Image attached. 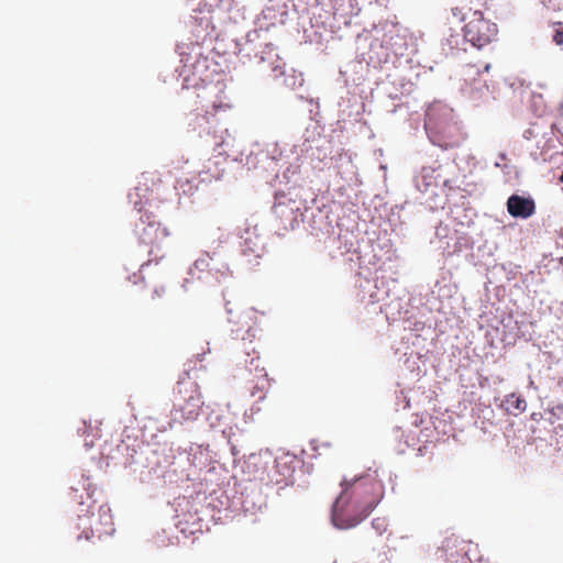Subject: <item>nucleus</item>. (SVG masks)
<instances>
[{"label":"nucleus","mask_w":563,"mask_h":563,"mask_svg":"<svg viewBox=\"0 0 563 563\" xmlns=\"http://www.w3.org/2000/svg\"><path fill=\"white\" fill-rule=\"evenodd\" d=\"M424 129L432 144L452 148L463 141V133L452 108L440 101L431 103L426 111Z\"/></svg>","instance_id":"f257e3e1"},{"label":"nucleus","mask_w":563,"mask_h":563,"mask_svg":"<svg viewBox=\"0 0 563 563\" xmlns=\"http://www.w3.org/2000/svg\"><path fill=\"white\" fill-rule=\"evenodd\" d=\"M400 41L394 25L388 26V30L375 27L357 37L360 57L368 65L377 66L386 63L391 54H402Z\"/></svg>","instance_id":"f03ea898"},{"label":"nucleus","mask_w":563,"mask_h":563,"mask_svg":"<svg viewBox=\"0 0 563 563\" xmlns=\"http://www.w3.org/2000/svg\"><path fill=\"white\" fill-rule=\"evenodd\" d=\"M147 191V187L137 186L129 194L130 202L134 205V208L140 213H142L135 224V234L141 243L159 249L169 233L166 228H161L159 222L156 221L152 213L144 209L148 201ZM153 252L154 250L151 249L150 254Z\"/></svg>","instance_id":"7ed1b4c3"},{"label":"nucleus","mask_w":563,"mask_h":563,"mask_svg":"<svg viewBox=\"0 0 563 563\" xmlns=\"http://www.w3.org/2000/svg\"><path fill=\"white\" fill-rule=\"evenodd\" d=\"M260 31L252 30L247 32L245 36L235 40L234 53L240 55L243 62L251 60L254 55V57L258 58L257 64L261 66L262 71L271 70L274 77L283 75L285 64L271 44H266L264 48L258 52L255 42L260 40Z\"/></svg>","instance_id":"20e7f679"},{"label":"nucleus","mask_w":563,"mask_h":563,"mask_svg":"<svg viewBox=\"0 0 563 563\" xmlns=\"http://www.w3.org/2000/svg\"><path fill=\"white\" fill-rule=\"evenodd\" d=\"M342 492L347 490L349 499L367 510H373L383 497L384 486L378 479L377 472L367 473L365 475L354 477L352 479L344 478L341 482Z\"/></svg>","instance_id":"39448f33"},{"label":"nucleus","mask_w":563,"mask_h":563,"mask_svg":"<svg viewBox=\"0 0 563 563\" xmlns=\"http://www.w3.org/2000/svg\"><path fill=\"white\" fill-rule=\"evenodd\" d=\"M188 278L184 280L183 288L189 290L190 279H198L207 286H216L229 277V267L220 258V254L212 256L208 253L195 261L188 271Z\"/></svg>","instance_id":"423d86ee"},{"label":"nucleus","mask_w":563,"mask_h":563,"mask_svg":"<svg viewBox=\"0 0 563 563\" xmlns=\"http://www.w3.org/2000/svg\"><path fill=\"white\" fill-rule=\"evenodd\" d=\"M180 397L170 411V427L191 422L200 415L202 399L198 386L192 382L181 383L179 388Z\"/></svg>","instance_id":"0eeeda50"},{"label":"nucleus","mask_w":563,"mask_h":563,"mask_svg":"<svg viewBox=\"0 0 563 563\" xmlns=\"http://www.w3.org/2000/svg\"><path fill=\"white\" fill-rule=\"evenodd\" d=\"M307 211L306 200L301 199L296 190L276 192L273 212L280 219L285 229L298 227Z\"/></svg>","instance_id":"6e6552de"},{"label":"nucleus","mask_w":563,"mask_h":563,"mask_svg":"<svg viewBox=\"0 0 563 563\" xmlns=\"http://www.w3.org/2000/svg\"><path fill=\"white\" fill-rule=\"evenodd\" d=\"M372 510L349 499L347 490L340 494L334 500L331 511V520L338 529H349L358 525Z\"/></svg>","instance_id":"1a4fd4ad"},{"label":"nucleus","mask_w":563,"mask_h":563,"mask_svg":"<svg viewBox=\"0 0 563 563\" xmlns=\"http://www.w3.org/2000/svg\"><path fill=\"white\" fill-rule=\"evenodd\" d=\"M498 33L497 25L483 18L479 11L472 14V19L464 26V37L475 47L489 44Z\"/></svg>","instance_id":"9d476101"},{"label":"nucleus","mask_w":563,"mask_h":563,"mask_svg":"<svg viewBox=\"0 0 563 563\" xmlns=\"http://www.w3.org/2000/svg\"><path fill=\"white\" fill-rule=\"evenodd\" d=\"M79 527L84 529L85 538L91 539L93 536H111L114 532L111 509L108 505H101L98 515L92 514L91 518L86 515H78Z\"/></svg>","instance_id":"9b49d317"},{"label":"nucleus","mask_w":563,"mask_h":563,"mask_svg":"<svg viewBox=\"0 0 563 563\" xmlns=\"http://www.w3.org/2000/svg\"><path fill=\"white\" fill-rule=\"evenodd\" d=\"M416 188L423 194L431 196L445 195V189L451 188L450 180L443 175L442 166L422 167L415 177Z\"/></svg>","instance_id":"f8f14e48"},{"label":"nucleus","mask_w":563,"mask_h":563,"mask_svg":"<svg viewBox=\"0 0 563 563\" xmlns=\"http://www.w3.org/2000/svg\"><path fill=\"white\" fill-rule=\"evenodd\" d=\"M292 8L301 15H307L312 24H325L330 20V10L325 0H290Z\"/></svg>","instance_id":"ddd939ff"},{"label":"nucleus","mask_w":563,"mask_h":563,"mask_svg":"<svg viewBox=\"0 0 563 563\" xmlns=\"http://www.w3.org/2000/svg\"><path fill=\"white\" fill-rule=\"evenodd\" d=\"M288 16V0H268L262 11L260 21L262 27L284 24Z\"/></svg>","instance_id":"4468645a"},{"label":"nucleus","mask_w":563,"mask_h":563,"mask_svg":"<svg viewBox=\"0 0 563 563\" xmlns=\"http://www.w3.org/2000/svg\"><path fill=\"white\" fill-rule=\"evenodd\" d=\"M232 417L228 409H211L207 416V421L211 430L219 431L225 439H232L235 434V428L231 424Z\"/></svg>","instance_id":"2eb2a0df"},{"label":"nucleus","mask_w":563,"mask_h":563,"mask_svg":"<svg viewBox=\"0 0 563 563\" xmlns=\"http://www.w3.org/2000/svg\"><path fill=\"white\" fill-rule=\"evenodd\" d=\"M276 462L269 451H261L249 455L245 466L247 472L253 475L255 479L264 481L268 475L271 464Z\"/></svg>","instance_id":"dca6fc26"},{"label":"nucleus","mask_w":563,"mask_h":563,"mask_svg":"<svg viewBox=\"0 0 563 563\" xmlns=\"http://www.w3.org/2000/svg\"><path fill=\"white\" fill-rule=\"evenodd\" d=\"M330 2L331 4H328L330 18L342 20L345 25H349L351 19L357 15L361 10L357 0H331Z\"/></svg>","instance_id":"f3484780"},{"label":"nucleus","mask_w":563,"mask_h":563,"mask_svg":"<svg viewBox=\"0 0 563 563\" xmlns=\"http://www.w3.org/2000/svg\"><path fill=\"white\" fill-rule=\"evenodd\" d=\"M241 252L245 257L258 258L265 251L264 238L260 235L256 229L246 230L241 236Z\"/></svg>","instance_id":"a211bd4d"},{"label":"nucleus","mask_w":563,"mask_h":563,"mask_svg":"<svg viewBox=\"0 0 563 563\" xmlns=\"http://www.w3.org/2000/svg\"><path fill=\"white\" fill-rule=\"evenodd\" d=\"M507 209L512 217L527 219L534 213L536 207L531 198L512 195L508 198Z\"/></svg>","instance_id":"6ab92c4d"},{"label":"nucleus","mask_w":563,"mask_h":563,"mask_svg":"<svg viewBox=\"0 0 563 563\" xmlns=\"http://www.w3.org/2000/svg\"><path fill=\"white\" fill-rule=\"evenodd\" d=\"M470 97L475 103L487 102L494 99V90L481 78L475 79L471 85Z\"/></svg>","instance_id":"aec40b11"},{"label":"nucleus","mask_w":563,"mask_h":563,"mask_svg":"<svg viewBox=\"0 0 563 563\" xmlns=\"http://www.w3.org/2000/svg\"><path fill=\"white\" fill-rule=\"evenodd\" d=\"M503 407L508 413L517 416L526 410L527 402L520 395L512 393L506 396Z\"/></svg>","instance_id":"412c9836"},{"label":"nucleus","mask_w":563,"mask_h":563,"mask_svg":"<svg viewBox=\"0 0 563 563\" xmlns=\"http://www.w3.org/2000/svg\"><path fill=\"white\" fill-rule=\"evenodd\" d=\"M179 55L181 56V63H184V69L186 68H192V75H198L199 78H201V69L206 67V59H196L195 63L189 65V62L192 59L190 55L185 54L184 52H179ZM186 70H183L185 73Z\"/></svg>","instance_id":"4be33fe9"},{"label":"nucleus","mask_w":563,"mask_h":563,"mask_svg":"<svg viewBox=\"0 0 563 563\" xmlns=\"http://www.w3.org/2000/svg\"><path fill=\"white\" fill-rule=\"evenodd\" d=\"M216 119L214 115H210L208 112L201 117H197V123L194 129L199 130V133H211V130L214 125Z\"/></svg>","instance_id":"5701e85b"},{"label":"nucleus","mask_w":563,"mask_h":563,"mask_svg":"<svg viewBox=\"0 0 563 563\" xmlns=\"http://www.w3.org/2000/svg\"><path fill=\"white\" fill-rule=\"evenodd\" d=\"M197 452L189 453L191 456L190 461L196 467H203L207 465L209 461V453L207 449H202V446L196 448Z\"/></svg>","instance_id":"b1692460"},{"label":"nucleus","mask_w":563,"mask_h":563,"mask_svg":"<svg viewBox=\"0 0 563 563\" xmlns=\"http://www.w3.org/2000/svg\"><path fill=\"white\" fill-rule=\"evenodd\" d=\"M283 179L288 183L296 184L299 179V169L298 166L290 165L288 166L282 175Z\"/></svg>","instance_id":"393cba45"},{"label":"nucleus","mask_w":563,"mask_h":563,"mask_svg":"<svg viewBox=\"0 0 563 563\" xmlns=\"http://www.w3.org/2000/svg\"><path fill=\"white\" fill-rule=\"evenodd\" d=\"M253 152H250V154L244 155L241 153L239 156L234 157L235 162H240L242 165L246 166L249 169L256 167V161L252 157Z\"/></svg>","instance_id":"a878e982"},{"label":"nucleus","mask_w":563,"mask_h":563,"mask_svg":"<svg viewBox=\"0 0 563 563\" xmlns=\"http://www.w3.org/2000/svg\"><path fill=\"white\" fill-rule=\"evenodd\" d=\"M211 164L217 165V161H209L208 170L205 172V176L202 177V180H210L211 178L219 179L222 176V173L220 170H211Z\"/></svg>","instance_id":"bb28decb"},{"label":"nucleus","mask_w":563,"mask_h":563,"mask_svg":"<svg viewBox=\"0 0 563 563\" xmlns=\"http://www.w3.org/2000/svg\"><path fill=\"white\" fill-rule=\"evenodd\" d=\"M372 526L378 534H382L383 532H385L387 530L388 522H387L386 518H375L372 521Z\"/></svg>","instance_id":"cd10ccee"},{"label":"nucleus","mask_w":563,"mask_h":563,"mask_svg":"<svg viewBox=\"0 0 563 563\" xmlns=\"http://www.w3.org/2000/svg\"><path fill=\"white\" fill-rule=\"evenodd\" d=\"M243 328H246V329H245V334H246V335H244V334H243V335H240V331H241L242 329H239V330H232V332H233V333H234V335H235V336H234L235 339L246 340V339H250V338H254V336H255V334H254V332H253L252 327H251L247 322H246L245 324H243Z\"/></svg>","instance_id":"c85d7f7f"},{"label":"nucleus","mask_w":563,"mask_h":563,"mask_svg":"<svg viewBox=\"0 0 563 563\" xmlns=\"http://www.w3.org/2000/svg\"><path fill=\"white\" fill-rule=\"evenodd\" d=\"M84 426H85L84 434L87 433V437L91 435L92 438L99 437V428L97 424L92 426L91 422H89V424H87V422L85 421Z\"/></svg>","instance_id":"c756f323"},{"label":"nucleus","mask_w":563,"mask_h":563,"mask_svg":"<svg viewBox=\"0 0 563 563\" xmlns=\"http://www.w3.org/2000/svg\"><path fill=\"white\" fill-rule=\"evenodd\" d=\"M435 235L439 238V239H445L448 236V228L446 227H438L437 228V231H435Z\"/></svg>","instance_id":"7c9ffc66"},{"label":"nucleus","mask_w":563,"mask_h":563,"mask_svg":"<svg viewBox=\"0 0 563 563\" xmlns=\"http://www.w3.org/2000/svg\"><path fill=\"white\" fill-rule=\"evenodd\" d=\"M553 41H554L558 45L563 44V31H562V30H556V31H555V34H554V36H553Z\"/></svg>","instance_id":"2f4dec72"},{"label":"nucleus","mask_w":563,"mask_h":563,"mask_svg":"<svg viewBox=\"0 0 563 563\" xmlns=\"http://www.w3.org/2000/svg\"><path fill=\"white\" fill-rule=\"evenodd\" d=\"M313 230L320 231L322 233H329L330 232V225L327 224L325 227H322L321 223H319L318 225L313 227Z\"/></svg>","instance_id":"473e14b6"},{"label":"nucleus","mask_w":563,"mask_h":563,"mask_svg":"<svg viewBox=\"0 0 563 563\" xmlns=\"http://www.w3.org/2000/svg\"><path fill=\"white\" fill-rule=\"evenodd\" d=\"M452 13L454 16H456L459 20H464V14L462 13V11L459 9V8H454L452 9Z\"/></svg>","instance_id":"72a5a7b5"},{"label":"nucleus","mask_w":563,"mask_h":563,"mask_svg":"<svg viewBox=\"0 0 563 563\" xmlns=\"http://www.w3.org/2000/svg\"><path fill=\"white\" fill-rule=\"evenodd\" d=\"M228 440V443L231 445V452L232 454L235 456L239 454V451H238V448L234 443H232L231 439H227Z\"/></svg>","instance_id":"f704fd0d"},{"label":"nucleus","mask_w":563,"mask_h":563,"mask_svg":"<svg viewBox=\"0 0 563 563\" xmlns=\"http://www.w3.org/2000/svg\"><path fill=\"white\" fill-rule=\"evenodd\" d=\"M93 445V440H85V446L91 448Z\"/></svg>","instance_id":"c9c22d12"},{"label":"nucleus","mask_w":563,"mask_h":563,"mask_svg":"<svg viewBox=\"0 0 563 563\" xmlns=\"http://www.w3.org/2000/svg\"><path fill=\"white\" fill-rule=\"evenodd\" d=\"M224 107H227V104H224V103H213L214 109H222Z\"/></svg>","instance_id":"e433bc0d"},{"label":"nucleus","mask_w":563,"mask_h":563,"mask_svg":"<svg viewBox=\"0 0 563 563\" xmlns=\"http://www.w3.org/2000/svg\"><path fill=\"white\" fill-rule=\"evenodd\" d=\"M84 489L87 492V496L90 498V497H91V494H92V493L90 492V485H88V487H86V486L84 485Z\"/></svg>","instance_id":"4c0bfd02"},{"label":"nucleus","mask_w":563,"mask_h":563,"mask_svg":"<svg viewBox=\"0 0 563 563\" xmlns=\"http://www.w3.org/2000/svg\"><path fill=\"white\" fill-rule=\"evenodd\" d=\"M192 51H200V47L199 46H195V47H192ZM195 54L199 55V52H196Z\"/></svg>","instance_id":"58836bf2"},{"label":"nucleus","mask_w":563,"mask_h":563,"mask_svg":"<svg viewBox=\"0 0 563 563\" xmlns=\"http://www.w3.org/2000/svg\"><path fill=\"white\" fill-rule=\"evenodd\" d=\"M373 297H374V299H375L376 301H379V300H382V299H383V297H380L379 295H376V296H373Z\"/></svg>","instance_id":"ea45409f"},{"label":"nucleus","mask_w":563,"mask_h":563,"mask_svg":"<svg viewBox=\"0 0 563 563\" xmlns=\"http://www.w3.org/2000/svg\"><path fill=\"white\" fill-rule=\"evenodd\" d=\"M285 84H286V86H291V87L295 86V81L290 84L287 81V79L285 80Z\"/></svg>","instance_id":"a19ab883"},{"label":"nucleus","mask_w":563,"mask_h":563,"mask_svg":"<svg viewBox=\"0 0 563 563\" xmlns=\"http://www.w3.org/2000/svg\"><path fill=\"white\" fill-rule=\"evenodd\" d=\"M489 67H490V65H486V66H485V70H486V71H488V70H489Z\"/></svg>","instance_id":"79ce46f5"}]
</instances>
